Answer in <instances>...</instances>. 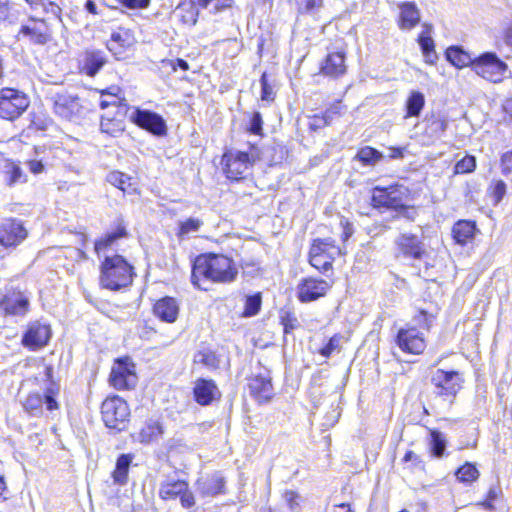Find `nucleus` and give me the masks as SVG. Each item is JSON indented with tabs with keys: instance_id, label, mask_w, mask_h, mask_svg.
Returning <instances> with one entry per match:
<instances>
[{
	"instance_id": "obj_1",
	"label": "nucleus",
	"mask_w": 512,
	"mask_h": 512,
	"mask_svg": "<svg viewBox=\"0 0 512 512\" xmlns=\"http://www.w3.org/2000/svg\"><path fill=\"white\" fill-rule=\"evenodd\" d=\"M126 225L123 219L118 220L114 231L107 233L104 237L94 243V250L100 258L103 254L104 259L100 264L99 283L102 288L111 291H120L129 287L133 278L136 276L134 267L119 254H108L118 239L127 236Z\"/></svg>"
},
{
	"instance_id": "obj_2",
	"label": "nucleus",
	"mask_w": 512,
	"mask_h": 512,
	"mask_svg": "<svg viewBox=\"0 0 512 512\" xmlns=\"http://www.w3.org/2000/svg\"><path fill=\"white\" fill-rule=\"evenodd\" d=\"M238 269L234 261L220 254H202L192 265L191 282L204 291L207 283H231L236 280Z\"/></svg>"
},
{
	"instance_id": "obj_3",
	"label": "nucleus",
	"mask_w": 512,
	"mask_h": 512,
	"mask_svg": "<svg viewBox=\"0 0 512 512\" xmlns=\"http://www.w3.org/2000/svg\"><path fill=\"white\" fill-rule=\"evenodd\" d=\"M45 382L48 385L45 387L44 395L39 392H29L25 397H22L20 402L26 413L33 417H40L44 413V408L47 411H54L59 409V403L56 397L59 394L60 387L53 379V367L45 365L44 367Z\"/></svg>"
},
{
	"instance_id": "obj_4",
	"label": "nucleus",
	"mask_w": 512,
	"mask_h": 512,
	"mask_svg": "<svg viewBox=\"0 0 512 512\" xmlns=\"http://www.w3.org/2000/svg\"><path fill=\"white\" fill-rule=\"evenodd\" d=\"M409 196V189L401 184H394L388 187L377 186L372 190L371 201L374 207L392 209L399 216L414 220L415 211L407 205Z\"/></svg>"
},
{
	"instance_id": "obj_5",
	"label": "nucleus",
	"mask_w": 512,
	"mask_h": 512,
	"mask_svg": "<svg viewBox=\"0 0 512 512\" xmlns=\"http://www.w3.org/2000/svg\"><path fill=\"white\" fill-rule=\"evenodd\" d=\"M464 381L463 375L456 370L437 369L431 376L433 393L449 403H453Z\"/></svg>"
},
{
	"instance_id": "obj_6",
	"label": "nucleus",
	"mask_w": 512,
	"mask_h": 512,
	"mask_svg": "<svg viewBox=\"0 0 512 512\" xmlns=\"http://www.w3.org/2000/svg\"><path fill=\"white\" fill-rule=\"evenodd\" d=\"M473 71L493 83L501 82L509 73L507 64L495 52H484L474 57Z\"/></svg>"
},
{
	"instance_id": "obj_7",
	"label": "nucleus",
	"mask_w": 512,
	"mask_h": 512,
	"mask_svg": "<svg viewBox=\"0 0 512 512\" xmlns=\"http://www.w3.org/2000/svg\"><path fill=\"white\" fill-rule=\"evenodd\" d=\"M28 96L14 88H2L0 90V118L14 121L19 118L29 107Z\"/></svg>"
},
{
	"instance_id": "obj_8",
	"label": "nucleus",
	"mask_w": 512,
	"mask_h": 512,
	"mask_svg": "<svg viewBox=\"0 0 512 512\" xmlns=\"http://www.w3.org/2000/svg\"><path fill=\"white\" fill-rule=\"evenodd\" d=\"M101 415L106 427L121 431L125 428L130 410L126 401L119 396H113L103 401Z\"/></svg>"
},
{
	"instance_id": "obj_9",
	"label": "nucleus",
	"mask_w": 512,
	"mask_h": 512,
	"mask_svg": "<svg viewBox=\"0 0 512 512\" xmlns=\"http://www.w3.org/2000/svg\"><path fill=\"white\" fill-rule=\"evenodd\" d=\"M341 250L328 239H317L314 241L309 252V262L317 270L326 272L332 266L335 255Z\"/></svg>"
},
{
	"instance_id": "obj_10",
	"label": "nucleus",
	"mask_w": 512,
	"mask_h": 512,
	"mask_svg": "<svg viewBox=\"0 0 512 512\" xmlns=\"http://www.w3.org/2000/svg\"><path fill=\"white\" fill-rule=\"evenodd\" d=\"M138 377L135 365L128 358L118 359L112 367L109 382L117 390H129L136 386Z\"/></svg>"
},
{
	"instance_id": "obj_11",
	"label": "nucleus",
	"mask_w": 512,
	"mask_h": 512,
	"mask_svg": "<svg viewBox=\"0 0 512 512\" xmlns=\"http://www.w3.org/2000/svg\"><path fill=\"white\" fill-rule=\"evenodd\" d=\"M395 342L405 353L419 355L426 348L423 333L415 326L400 328L396 334Z\"/></svg>"
},
{
	"instance_id": "obj_12",
	"label": "nucleus",
	"mask_w": 512,
	"mask_h": 512,
	"mask_svg": "<svg viewBox=\"0 0 512 512\" xmlns=\"http://www.w3.org/2000/svg\"><path fill=\"white\" fill-rule=\"evenodd\" d=\"M222 162L225 165V173L229 179L239 180L244 178L251 168L254 158L242 151L225 153Z\"/></svg>"
},
{
	"instance_id": "obj_13",
	"label": "nucleus",
	"mask_w": 512,
	"mask_h": 512,
	"mask_svg": "<svg viewBox=\"0 0 512 512\" xmlns=\"http://www.w3.org/2000/svg\"><path fill=\"white\" fill-rule=\"evenodd\" d=\"M27 235L28 232L20 220L9 218L0 223V245L5 248L18 246Z\"/></svg>"
},
{
	"instance_id": "obj_14",
	"label": "nucleus",
	"mask_w": 512,
	"mask_h": 512,
	"mask_svg": "<svg viewBox=\"0 0 512 512\" xmlns=\"http://www.w3.org/2000/svg\"><path fill=\"white\" fill-rule=\"evenodd\" d=\"M51 338V328L40 321L31 322L22 337V344L30 350L46 346Z\"/></svg>"
},
{
	"instance_id": "obj_15",
	"label": "nucleus",
	"mask_w": 512,
	"mask_h": 512,
	"mask_svg": "<svg viewBox=\"0 0 512 512\" xmlns=\"http://www.w3.org/2000/svg\"><path fill=\"white\" fill-rule=\"evenodd\" d=\"M131 119L137 126L154 135L162 136L166 134V122L161 115L155 112L138 108L131 115Z\"/></svg>"
},
{
	"instance_id": "obj_16",
	"label": "nucleus",
	"mask_w": 512,
	"mask_h": 512,
	"mask_svg": "<svg viewBox=\"0 0 512 512\" xmlns=\"http://www.w3.org/2000/svg\"><path fill=\"white\" fill-rule=\"evenodd\" d=\"M331 288V284L314 277H307L300 281L297 286V296L301 302H311L324 296Z\"/></svg>"
},
{
	"instance_id": "obj_17",
	"label": "nucleus",
	"mask_w": 512,
	"mask_h": 512,
	"mask_svg": "<svg viewBox=\"0 0 512 512\" xmlns=\"http://www.w3.org/2000/svg\"><path fill=\"white\" fill-rule=\"evenodd\" d=\"M396 245L404 258L421 260L426 254L423 241L411 233L401 234L396 240Z\"/></svg>"
},
{
	"instance_id": "obj_18",
	"label": "nucleus",
	"mask_w": 512,
	"mask_h": 512,
	"mask_svg": "<svg viewBox=\"0 0 512 512\" xmlns=\"http://www.w3.org/2000/svg\"><path fill=\"white\" fill-rule=\"evenodd\" d=\"M0 307L7 315L24 316L29 309V299L21 291L11 290L0 300Z\"/></svg>"
},
{
	"instance_id": "obj_19",
	"label": "nucleus",
	"mask_w": 512,
	"mask_h": 512,
	"mask_svg": "<svg viewBox=\"0 0 512 512\" xmlns=\"http://www.w3.org/2000/svg\"><path fill=\"white\" fill-rule=\"evenodd\" d=\"M0 176L8 188L28 182V176L23 171L20 163L8 158L0 162Z\"/></svg>"
},
{
	"instance_id": "obj_20",
	"label": "nucleus",
	"mask_w": 512,
	"mask_h": 512,
	"mask_svg": "<svg viewBox=\"0 0 512 512\" xmlns=\"http://www.w3.org/2000/svg\"><path fill=\"white\" fill-rule=\"evenodd\" d=\"M250 394L256 399L258 403H267L274 396V389L271 382L270 375L259 374L250 379L249 382Z\"/></svg>"
},
{
	"instance_id": "obj_21",
	"label": "nucleus",
	"mask_w": 512,
	"mask_h": 512,
	"mask_svg": "<svg viewBox=\"0 0 512 512\" xmlns=\"http://www.w3.org/2000/svg\"><path fill=\"white\" fill-rule=\"evenodd\" d=\"M106 63V54L101 50H86L79 57L81 71L90 77H94Z\"/></svg>"
},
{
	"instance_id": "obj_22",
	"label": "nucleus",
	"mask_w": 512,
	"mask_h": 512,
	"mask_svg": "<svg viewBox=\"0 0 512 512\" xmlns=\"http://www.w3.org/2000/svg\"><path fill=\"white\" fill-rule=\"evenodd\" d=\"M424 122V136L428 138L429 143H434L436 140L441 139L448 128L447 118L439 112L427 114Z\"/></svg>"
},
{
	"instance_id": "obj_23",
	"label": "nucleus",
	"mask_w": 512,
	"mask_h": 512,
	"mask_svg": "<svg viewBox=\"0 0 512 512\" xmlns=\"http://www.w3.org/2000/svg\"><path fill=\"white\" fill-rule=\"evenodd\" d=\"M195 401L201 406L210 405L221 395L217 385L213 380L200 378L195 382L193 388Z\"/></svg>"
},
{
	"instance_id": "obj_24",
	"label": "nucleus",
	"mask_w": 512,
	"mask_h": 512,
	"mask_svg": "<svg viewBox=\"0 0 512 512\" xmlns=\"http://www.w3.org/2000/svg\"><path fill=\"white\" fill-rule=\"evenodd\" d=\"M33 25H23L19 34L29 38V40L38 45H44L50 41L51 35L46 22L43 19L37 20L34 17L30 18Z\"/></svg>"
},
{
	"instance_id": "obj_25",
	"label": "nucleus",
	"mask_w": 512,
	"mask_h": 512,
	"mask_svg": "<svg viewBox=\"0 0 512 512\" xmlns=\"http://www.w3.org/2000/svg\"><path fill=\"white\" fill-rule=\"evenodd\" d=\"M54 111L61 118L71 120L79 113L80 103L76 96L66 93H58L53 97Z\"/></svg>"
},
{
	"instance_id": "obj_26",
	"label": "nucleus",
	"mask_w": 512,
	"mask_h": 512,
	"mask_svg": "<svg viewBox=\"0 0 512 512\" xmlns=\"http://www.w3.org/2000/svg\"><path fill=\"white\" fill-rule=\"evenodd\" d=\"M153 311L160 320L173 323L179 315V304L175 298L165 296L155 303Z\"/></svg>"
},
{
	"instance_id": "obj_27",
	"label": "nucleus",
	"mask_w": 512,
	"mask_h": 512,
	"mask_svg": "<svg viewBox=\"0 0 512 512\" xmlns=\"http://www.w3.org/2000/svg\"><path fill=\"white\" fill-rule=\"evenodd\" d=\"M197 490L203 497H214L224 493L225 480L219 473H214L196 482Z\"/></svg>"
},
{
	"instance_id": "obj_28",
	"label": "nucleus",
	"mask_w": 512,
	"mask_h": 512,
	"mask_svg": "<svg viewBox=\"0 0 512 512\" xmlns=\"http://www.w3.org/2000/svg\"><path fill=\"white\" fill-rule=\"evenodd\" d=\"M400 9L399 27L402 30H411L420 22V11L415 2H402Z\"/></svg>"
},
{
	"instance_id": "obj_29",
	"label": "nucleus",
	"mask_w": 512,
	"mask_h": 512,
	"mask_svg": "<svg viewBox=\"0 0 512 512\" xmlns=\"http://www.w3.org/2000/svg\"><path fill=\"white\" fill-rule=\"evenodd\" d=\"M477 232L476 222L472 220H459L452 228L453 239L459 245H466L471 242Z\"/></svg>"
},
{
	"instance_id": "obj_30",
	"label": "nucleus",
	"mask_w": 512,
	"mask_h": 512,
	"mask_svg": "<svg viewBox=\"0 0 512 512\" xmlns=\"http://www.w3.org/2000/svg\"><path fill=\"white\" fill-rule=\"evenodd\" d=\"M321 71L323 74L332 77L343 75L346 72L344 55L340 52L329 54L321 65Z\"/></svg>"
},
{
	"instance_id": "obj_31",
	"label": "nucleus",
	"mask_w": 512,
	"mask_h": 512,
	"mask_svg": "<svg viewBox=\"0 0 512 512\" xmlns=\"http://www.w3.org/2000/svg\"><path fill=\"white\" fill-rule=\"evenodd\" d=\"M446 59L449 63L457 68L470 66L473 70L474 57L471 56L460 46H451L445 52Z\"/></svg>"
},
{
	"instance_id": "obj_32",
	"label": "nucleus",
	"mask_w": 512,
	"mask_h": 512,
	"mask_svg": "<svg viewBox=\"0 0 512 512\" xmlns=\"http://www.w3.org/2000/svg\"><path fill=\"white\" fill-rule=\"evenodd\" d=\"M187 486L188 483L184 480L167 479L160 484L159 496L163 500L179 498Z\"/></svg>"
},
{
	"instance_id": "obj_33",
	"label": "nucleus",
	"mask_w": 512,
	"mask_h": 512,
	"mask_svg": "<svg viewBox=\"0 0 512 512\" xmlns=\"http://www.w3.org/2000/svg\"><path fill=\"white\" fill-rule=\"evenodd\" d=\"M425 106V96L422 92L413 90L405 102V118L419 117Z\"/></svg>"
},
{
	"instance_id": "obj_34",
	"label": "nucleus",
	"mask_w": 512,
	"mask_h": 512,
	"mask_svg": "<svg viewBox=\"0 0 512 512\" xmlns=\"http://www.w3.org/2000/svg\"><path fill=\"white\" fill-rule=\"evenodd\" d=\"M426 30L422 31L418 36V44L420 46V49L426 59V62L428 63H434V60L437 58L435 54V44L434 40L432 39L430 35V29L431 27L425 26Z\"/></svg>"
},
{
	"instance_id": "obj_35",
	"label": "nucleus",
	"mask_w": 512,
	"mask_h": 512,
	"mask_svg": "<svg viewBox=\"0 0 512 512\" xmlns=\"http://www.w3.org/2000/svg\"><path fill=\"white\" fill-rule=\"evenodd\" d=\"M30 9L36 13L52 14L61 21L62 9L52 0H25Z\"/></svg>"
},
{
	"instance_id": "obj_36",
	"label": "nucleus",
	"mask_w": 512,
	"mask_h": 512,
	"mask_svg": "<svg viewBox=\"0 0 512 512\" xmlns=\"http://www.w3.org/2000/svg\"><path fill=\"white\" fill-rule=\"evenodd\" d=\"M132 458L128 454H122L118 457L115 470L112 474L114 482L118 485H124L127 482L128 471Z\"/></svg>"
},
{
	"instance_id": "obj_37",
	"label": "nucleus",
	"mask_w": 512,
	"mask_h": 512,
	"mask_svg": "<svg viewBox=\"0 0 512 512\" xmlns=\"http://www.w3.org/2000/svg\"><path fill=\"white\" fill-rule=\"evenodd\" d=\"M447 441L444 434L438 430L430 431L429 447L431 454L436 458L444 456L446 451Z\"/></svg>"
},
{
	"instance_id": "obj_38",
	"label": "nucleus",
	"mask_w": 512,
	"mask_h": 512,
	"mask_svg": "<svg viewBox=\"0 0 512 512\" xmlns=\"http://www.w3.org/2000/svg\"><path fill=\"white\" fill-rule=\"evenodd\" d=\"M179 230L177 237L180 240L188 238L191 234L197 233L203 226V221L199 218L190 217L184 221L179 222Z\"/></svg>"
},
{
	"instance_id": "obj_39",
	"label": "nucleus",
	"mask_w": 512,
	"mask_h": 512,
	"mask_svg": "<svg viewBox=\"0 0 512 512\" xmlns=\"http://www.w3.org/2000/svg\"><path fill=\"white\" fill-rule=\"evenodd\" d=\"M163 433L162 426L157 421H149L141 429L139 439L142 443H150L157 440Z\"/></svg>"
},
{
	"instance_id": "obj_40",
	"label": "nucleus",
	"mask_w": 512,
	"mask_h": 512,
	"mask_svg": "<svg viewBox=\"0 0 512 512\" xmlns=\"http://www.w3.org/2000/svg\"><path fill=\"white\" fill-rule=\"evenodd\" d=\"M479 475L476 465L471 462H466L455 472V476L462 483H472L479 478Z\"/></svg>"
},
{
	"instance_id": "obj_41",
	"label": "nucleus",
	"mask_w": 512,
	"mask_h": 512,
	"mask_svg": "<svg viewBox=\"0 0 512 512\" xmlns=\"http://www.w3.org/2000/svg\"><path fill=\"white\" fill-rule=\"evenodd\" d=\"M100 128L103 133L112 137H118L124 131V125L121 120L102 117Z\"/></svg>"
},
{
	"instance_id": "obj_42",
	"label": "nucleus",
	"mask_w": 512,
	"mask_h": 512,
	"mask_svg": "<svg viewBox=\"0 0 512 512\" xmlns=\"http://www.w3.org/2000/svg\"><path fill=\"white\" fill-rule=\"evenodd\" d=\"M382 158V154L375 148L366 146L361 148L354 159L359 160L364 165H373Z\"/></svg>"
},
{
	"instance_id": "obj_43",
	"label": "nucleus",
	"mask_w": 512,
	"mask_h": 512,
	"mask_svg": "<svg viewBox=\"0 0 512 512\" xmlns=\"http://www.w3.org/2000/svg\"><path fill=\"white\" fill-rule=\"evenodd\" d=\"M194 362L209 369H215L219 365V359L216 354L207 349L197 352L194 356Z\"/></svg>"
},
{
	"instance_id": "obj_44",
	"label": "nucleus",
	"mask_w": 512,
	"mask_h": 512,
	"mask_svg": "<svg viewBox=\"0 0 512 512\" xmlns=\"http://www.w3.org/2000/svg\"><path fill=\"white\" fill-rule=\"evenodd\" d=\"M130 180L131 178L128 175L119 171H113L107 175V181L124 193L127 192L128 188L131 186Z\"/></svg>"
},
{
	"instance_id": "obj_45",
	"label": "nucleus",
	"mask_w": 512,
	"mask_h": 512,
	"mask_svg": "<svg viewBox=\"0 0 512 512\" xmlns=\"http://www.w3.org/2000/svg\"><path fill=\"white\" fill-rule=\"evenodd\" d=\"M342 108V105L341 103H337V104H334L327 112H326V115L325 116H313L309 122V127L312 129V130H317V129H320L322 127H324L325 125H327L329 122H328V118L330 117V114L331 113H334V114H340V110Z\"/></svg>"
},
{
	"instance_id": "obj_46",
	"label": "nucleus",
	"mask_w": 512,
	"mask_h": 512,
	"mask_svg": "<svg viewBox=\"0 0 512 512\" xmlns=\"http://www.w3.org/2000/svg\"><path fill=\"white\" fill-rule=\"evenodd\" d=\"M262 297L260 293H256L254 295H250L246 297L245 307L243 311V316L251 317L256 315L261 308Z\"/></svg>"
},
{
	"instance_id": "obj_47",
	"label": "nucleus",
	"mask_w": 512,
	"mask_h": 512,
	"mask_svg": "<svg viewBox=\"0 0 512 512\" xmlns=\"http://www.w3.org/2000/svg\"><path fill=\"white\" fill-rule=\"evenodd\" d=\"M476 169V157L473 155H466L458 160L454 165L455 174L472 173Z\"/></svg>"
},
{
	"instance_id": "obj_48",
	"label": "nucleus",
	"mask_w": 512,
	"mask_h": 512,
	"mask_svg": "<svg viewBox=\"0 0 512 512\" xmlns=\"http://www.w3.org/2000/svg\"><path fill=\"white\" fill-rule=\"evenodd\" d=\"M506 183L503 180H496L488 189L493 205H498L506 194Z\"/></svg>"
},
{
	"instance_id": "obj_49",
	"label": "nucleus",
	"mask_w": 512,
	"mask_h": 512,
	"mask_svg": "<svg viewBox=\"0 0 512 512\" xmlns=\"http://www.w3.org/2000/svg\"><path fill=\"white\" fill-rule=\"evenodd\" d=\"M343 338L339 335H334L328 343L321 348L320 354L324 357H329L335 352H340Z\"/></svg>"
},
{
	"instance_id": "obj_50",
	"label": "nucleus",
	"mask_w": 512,
	"mask_h": 512,
	"mask_svg": "<svg viewBox=\"0 0 512 512\" xmlns=\"http://www.w3.org/2000/svg\"><path fill=\"white\" fill-rule=\"evenodd\" d=\"M283 499L292 512H295L299 509L301 496L297 492L287 490L283 494Z\"/></svg>"
},
{
	"instance_id": "obj_51",
	"label": "nucleus",
	"mask_w": 512,
	"mask_h": 512,
	"mask_svg": "<svg viewBox=\"0 0 512 512\" xmlns=\"http://www.w3.org/2000/svg\"><path fill=\"white\" fill-rule=\"evenodd\" d=\"M263 120L260 112H254L251 116L248 131L254 135H262Z\"/></svg>"
},
{
	"instance_id": "obj_52",
	"label": "nucleus",
	"mask_w": 512,
	"mask_h": 512,
	"mask_svg": "<svg viewBox=\"0 0 512 512\" xmlns=\"http://www.w3.org/2000/svg\"><path fill=\"white\" fill-rule=\"evenodd\" d=\"M261 84V99L271 101L274 99V92L272 86L268 83L267 74L263 73L260 79Z\"/></svg>"
},
{
	"instance_id": "obj_53",
	"label": "nucleus",
	"mask_w": 512,
	"mask_h": 512,
	"mask_svg": "<svg viewBox=\"0 0 512 512\" xmlns=\"http://www.w3.org/2000/svg\"><path fill=\"white\" fill-rule=\"evenodd\" d=\"M130 34L128 31H118L111 35V42L117 43L121 47H127L131 44Z\"/></svg>"
},
{
	"instance_id": "obj_54",
	"label": "nucleus",
	"mask_w": 512,
	"mask_h": 512,
	"mask_svg": "<svg viewBox=\"0 0 512 512\" xmlns=\"http://www.w3.org/2000/svg\"><path fill=\"white\" fill-rule=\"evenodd\" d=\"M181 506L185 509H189L195 505V497L193 492L189 489V485L185 488V491L179 496Z\"/></svg>"
},
{
	"instance_id": "obj_55",
	"label": "nucleus",
	"mask_w": 512,
	"mask_h": 512,
	"mask_svg": "<svg viewBox=\"0 0 512 512\" xmlns=\"http://www.w3.org/2000/svg\"><path fill=\"white\" fill-rule=\"evenodd\" d=\"M501 168L506 175L512 172V149L501 156Z\"/></svg>"
},
{
	"instance_id": "obj_56",
	"label": "nucleus",
	"mask_w": 512,
	"mask_h": 512,
	"mask_svg": "<svg viewBox=\"0 0 512 512\" xmlns=\"http://www.w3.org/2000/svg\"><path fill=\"white\" fill-rule=\"evenodd\" d=\"M417 323L426 330H429L431 323L433 321V316L428 314L426 311H420L419 315L415 318Z\"/></svg>"
},
{
	"instance_id": "obj_57",
	"label": "nucleus",
	"mask_w": 512,
	"mask_h": 512,
	"mask_svg": "<svg viewBox=\"0 0 512 512\" xmlns=\"http://www.w3.org/2000/svg\"><path fill=\"white\" fill-rule=\"evenodd\" d=\"M29 171L35 175L40 174L44 171L45 165L41 160L31 159L25 162Z\"/></svg>"
},
{
	"instance_id": "obj_58",
	"label": "nucleus",
	"mask_w": 512,
	"mask_h": 512,
	"mask_svg": "<svg viewBox=\"0 0 512 512\" xmlns=\"http://www.w3.org/2000/svg\"><path fill=\"white\" fill-rule=\"evenodd\" d=\"M123 6L129 9H142L150 4V0H121Z\"/></svg>"
},
{
	"instance_id": "obj_59",
	"label": "nucleus",
	"mask_w": 512,
	"mask_h": 512,
	"mask_svg": "<svg viewBox=\"0 0 512 512\" xmlns=\"http://www.w3.org/2000/svg\"><path fill=\"white\" fill-rule=\"evenodd\" d=\"M282 324L284 326V332L290 333L292 330H294L297 327L298 321L296 318L287 316L286 318L282 319Z\"/></svg>"
},
{
	"instance_id": "obj_60",
	"label": "nucleus",
	"mask_w": 512,
	"mask_h": 512,
	"mask_svg": "<svg viewBox=\"0 0 512 512\" xmlns=\"http://www.w3.org/2000/svg\"><path fill=\"white\" fill-rule=\"evenodd\" d=\"M10 8L7 0H0V21L9 20Z\"/></svg>"
},
{
	"instance_id": "obj_61",
	"label": "nucleus",
	"mask_w": 512,
	"mask_h": 512,
	"mask_svg": "<svg viewBox=\"0 0 512 512\" xmlns=\"http://www.w3.org/2000/svg\"><path fill=\"white\" fill-rule=\"evenodd\" d=\"M323 0H303L304 9L306 12H310L313 9L320 7Z\"/></svg>"
},
{
	"instance_id": "obj_62",
	"label": "nucleus",
	"mask_w": 512,
	"mask_h": 512,
	"mask_svg": "<svg viewBox=\"0 0 512 512\" xmlns=\"http://www.w3.org/2000/svg\"><path fill=\"white\" fill-rule=\"evenodd\" d=\"M502 493L501 489L496 486L490 487V489L487 492L486 499L491 501H496L499 497V495Z\"/></svg>"
},
{
	"instance_id": "obj_63",
	"label": "nucleus",
	"mask_w": 512,
	"mask_h": 512,
	"mask_svg": "<svg viewBox=\"0 0 512 512\" xmlns=\"http://www.w3.org/2000/svg\"><path fill=\"white\" fill-rule=\"evenodd\" d=\"M390 158L392 159H400L404 157V148L403 147H392L390 148Z\"/></svg>"
},
{
	"instance_id": "obj_64",
	"label": "nucleus",
	"mask_w": 512,
	"mask_h": 512,
	"mask_svg": "<svg viewBox=\"0 0 512 512\" xmlns=\"http://www.w3.org/2000/svg\"><path fill=\"white\" fill-rule=\"evenodd\" d=\"M503 111L512 120V98L507 99L503 104Z\"/></svg>"
}]
</instances>
